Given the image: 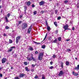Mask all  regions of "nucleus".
I'll use <instances>...</instances> for the list:
<instances>
[{
  "mask_svg": "<svg viewBox=\"0 0 79 79\" xmlns=\"http://www.w3.org/2000/svg\"><path fill=\"white\" fill-rule=\"evenodd\" d=\"M79 6H77V8H79Z\"/></svg>",
  "mask_w": 79,
  "mask_h": 79,
  "instance_id": "61",
  "label": "nucleus"
},
{
  "mask_svg": "<svg viewBox=\"0 0 79 79\" xmlns=\"http://www.w3.org/2000/svg\"><path fill=\"white\" fill-rule=\"evenodd\" d=\"M9 28H10L9 27H8V26H7L6 27V29H9Z\"/></svg>",
  "mask_w": 79,
  "mask_h": 79,
  "instance_id": "43",
  "label": "nucleus"
},
{
  "mask_svg": "<svg viewBox=\"0 0 79 79\" xmlns=\"http://www.w3.org/2000/svg\"><path fill=\"white\" fill-rule=\"evenodd\" d=\"M58 40L59 41H61V37H59L58 38Z\"/></svg>",
  "mask_w": 79,
  "mask_h": 79,
  "instance_id": "28",
  "label": "nucleus"
},
{
  "mask_svg": "<svg viewBox=\"0 0 79 79\" xmlns=\"http://www.w3.org/2000/svg\"><path fill=\"white\" fill-rule=\"evenodd\" d=\"M7 64H10V63L9 62H7Z\"/></svg>",
  "mask_w": 79,
  "mask_h": 79,
  "instance_id": "56",
  "label": "nucleus"
},
{
  "mask_svg": "<svg viewBox=\"0 0 79 79\" xmlns=\"http://www.w3.org/2000/svg\"><path fill=\"white\" fill-rule=\"evenodd\" d=\"M58 13V10H55V14H56Z\"/></svg>",
  "mask_w": 79,
  "mask_h": 79,
  "instance_id": "40",
  "label": "nucleus"
},
{
  "mask_svg": "<svg viewBox=\"0 0 79 79\" xmlns=\"http://www.w3.org/2000/svg\"><path fill=\"white\" fill-rule=\"evenodd\" d=\"M10 49L9 50H8V52H11L12 50H13V48H15V46H13L12 47H10Z\"/></svg>",
  "mask_w": 79,
  "mask_h": 79,
  "instance_id": "12",
  "label": "nucleus"
},
{
  "mask_svg": "<svg viewBox=\"0 0 79 79\" xmlns=\"http://www.w3.org/2000/svg\"><path fill=\"white\" fill-rule=\"evenodd\" d=\"M23 15H20L19 17V18L21 19V18H23Z\"/></svg>",
  "mask_w": 79,
  "mask_h": 79,
  "instance_id": "42",
  "label": "nucleus"
},
{
  "mask_svg": "<svg viewBox=\"0 0 79 79\" xmlns=\"http://www.w3.org/2000/svg\"><path fill=\"white\" fill-rule=\"evenodd\" d=\"M1 9V6H0V9Z\"/></svg>",
  "mask_w": 79,
  "mask_h": 79,
  "instance_id": "64",
  "label": "nucleus"
},
{
  "mask_svg": "<svg viewBox=\"0 0 79 79\" xmlns=\"http://www.w3.org/2000/svg\"><path fill=\"white\" fill-rule=\"evenodd\" d=\"M33 14H34V15H36V14H37V11H35L33 12Z\"/></svg>",
  "mask_w": 79,
  "mask_h": 79,
  "instance_id": "29",
  "label": "nucleus"
},
{
  "mask_svg": "<svg viewBox=\"0 0 79 79\" xmlns=\"http://www.w3.org/2000/svg\"><path fill=\"white\" fill-rule=\"evenodd\" d=\"M54 25H55V26H56V27H57L58 25L57 24V22H54Z\"/></svg>",
  "mask_w": 79,
  "mask_h": 79,
  "instance_id": "19",
  "label": "nucleus"
},
{
  "mask_svg": "<svg viewBox=\"0 0 79 79\" xmlns=\"http://www.w3.org/2000/svg\"><path fill=\"white\" fill-rule=\"evenodd\" d=\"M77 67L78 69H79V65H77Z\"/></svg>",
  "mask_w": 79,
  "mask_h": 79,
  "instance_id": "57",
  "label": "nucleus"
},
{
  "mask_svg": "<svg viewBox=\"0 0 79 79\" xmlns=\"http://www.w3.org/2000/svg\"><path fill=\"white\" fill-rule=\"evenodd\" d=\"M5 19L6 21V23H8V22H9V21L8 20V17L7 16H6L5 17Z\"/></svg>",
  "mask_w": 79,
  "mask_h": 79,
  "instance_id": "15",
  "label": "nucleus"
},
{
  "mask_svg": "<svg viewBox=\"0 0 79 79\" xmlns=\"http://www.w3.org/2000/svg\"><path fill=\"white\" fill-rule=\"evenodd\" d=\"M35 66H36V64L34 65V64H32L31 65V66H32V67H33V68H34L35 67Z\"/></svg>",
  "mask_w": 79,
  "mask_h": 79,
  "instance_id": "38",
  "label": "nucleus"
},
{
  "mask_svg": "<svg viewBox=\"0 0 79 79\" xmlns=\"http://www.w3.org/2000/svg\"><path fill=\"white\" fill-rule=\"evenodd\" d=\"M43 57H44V53L42 52L40 53L38 56V60H39V61H41L42 60V59H43Z\"/></svg>",
  "mask_w": 79,
  "mask_h": 79,
  "instance_id": "2",
  "label": "nucleus"
},
{
  "mask_svg": "<svg viewBox=\"0 0 79 79\" xmlns=\"http://www.w3.org/2000/svg\"><path fill=\"white\" fill-rule=\"evenodd\" d=\"M47 29L48 31H50V27H47Z\"/></svg>",
  "mask_w": 79,
  "mask_h": 79,
  "instance_id": "22",
  "label": "nucleus"
},
{
  "mask_svg": "<svg viewBox=\"0 0 79 79\" xmlns=\"http://www.w3.org/2000/svg\"><path fill=\"white\" fill-rule=\"evenodd\" d=\"M53 58H56V55H53V56H52Z\"/></svg>",
  "mask_w": 79,
  "mask_h": 79,
  "instance_id": "30",
  "label": "nucleus"
},
{
  "mask_svg": "<svg viewBox=\"0 0 79 79\" xmlns=\"http://www.w3.org/2000/svg\"><path fill=\"white\" fill-rule=\"evenodd\" d=\"M22 23V21L20 20L19 22V24H21Z\"/></svg>",
  "mask_w": 79,
  "mask_h": 79,
  "instance_id": "33",
  "label": "nucleus"
},
{
  "mask_svg": "<svg viewBox=\"0 0 79 79\" xmlns=\"http://www.w3.org/2000/svg\"><path fill=\"white\" fill-rule=\"evenodd\" d=\"M27 7L26 6H24V12H25V14H26V10H27Z\"/></svg>",
  "mask_w": 79,
  "mask_h": 79,
  "instance_id": "14",
  "label": "nucleus"
},
{
  "mask_svg": "<svg viewBox=\"0 0 79 79\" xmlns=\"http://www.w3.org/2000/svg\"><path fill=\"white\" fill-rule=\"evenodd\" d=\"M33 56H34L33 54H31V57H27V59L28 61H32V60H33L34 61H36V59L34 58V57H33Z\"/></svg>",
  "mask_w": 79,
  "mask_h": 79,
  "instance_id": "1",
  "label": "nucleus"
},
{
  "mask_svg": "<svg viewBox=\"0 0 79 79\" xmlns=\"http://www.w3.org/2000/svg\"><path fill=\"white\" fill-rule=\"evenodd\" d=\"M72 29L73 30V31H74V29H75V28H74V27H72Z\"/></svg>",
  "mask_w": 79,
  "mask_h": 79,
  "instance_id": "51",
  "label": "nucleus"
},
{
  "mask_svg": "<svg viewBox=\"0 0 79 79\" xmlns=\"http://www.w3.org/2000/svg\"><path fill=\"white\" fill-rule=\"evenodd\" d=\"M42 79H45V77H44V75H42Z\"/></svg>",
  "mask_w": 79,
  "mask_h": 79,
  "instance_id": "35",
  "label": "nucleus"
},
{
  "mask_svg": "<svg viewBox=\"0 0 79 79\" xmlns=\"http://www.w3.org/2000/svg\"><path fill=\"white\" fill-rule=\"evenodd\" d=\"M60 19H61V17H58L57 18V19H58V20H60Z\"/></svg>",
  "mask_w": 79,
  "mask_h": 79,
  "instance_id": "46",
  "label": "nucleus"
},
{
  "mask_svg": "<svg viewBox=\"0 0 79 79\" xmlns=\"http://www.w3.org/2000/svg\"><path fill=\"white\" fill-rule=\"evenodd\" d=\"M1 13H2V10H1Z\"/></svg>",
  "mask_w": 79,
  "mask_h": 79,
  "instance_id": "60",
  "label": "nucleus"
},
{
  "mask_svg": "<svg viewBox=\"0 0 79 79\" xmlns=\"http://www.w3.org/2000/svg\"><path fill=\"white\" fill-rule=\"evenodd\" d=\"M31 6L32 8H34V7H35V5H34V4H32L31 5Z\"/></svg>",
  "mask_w": 79,
  "mask_h": 79,
  "instance_id": "45",
  "label": "nucleus"
},
{
  "mask_svg": "<svg viewBox=\"0 0 79 79\" xmlns=\"http://www.w3.org/2000/svg\"><path fill=\"white\" fill-rule=\"evenodd\" d=\"M21 39V36H19L16 37V44H18L19 42V40Z\"/></svg>",
  "mask_w": 79,
  "mask_h": 79,
  "instance_id": "5",
  "label": "nucleus"
},
{
  "mask_svg": "<svg viewBox=\"0 0 79 79\" xmlns=\"http://www.w3.org/2000/svg\"><path fill=\"white\" fill-rule=\"evenodd\" d=\"M65 64L66 66H69V62L68 61H66Z\"/></svg>",
  "mask_w": 79,
  "mask_h": 79,
  "instance_id": "16",
  "label": "nucleus"
},
{
  "mask_svg": "<svg viewBox=\"0 0 79 79\" xmlns=\"http://www.w3.org/2000/svg\"><path fill=\"white\" fill-rule=\"evenodd\" d=\"M2 76L3 75H2V74L1 73L0 74V77H2Z\"/></svg>",
  "mask_w": 79,
  "mask_h": 79,
  "instance_id": "50",
  "label": "nucleus"
},
{
  "mask_svg": "<svg viewBox=\"0 0 79 79\" xmlns=\"http://www.w3.org/2000/svg\"><path fill=\"white\" fill-rule=\"evenodd\" d=\"M3 68L2 67H0V70H1V69H3Z\"/></svg>",
  "mask_w": 79,
  "mask_h": 79,
  "instance_id": "58",
  "label": "nucleus"
},
{
  "mask_svg": "<svg viewBox=\"0 0 79 79\" xmlns=\"http://www.w3.org/2000/svg\"><path fill=\"white\" fill-rule=\"evenodd\" d=\"M31 71H32V72L33 73V72L34 71V69H31Z\"/></svg>",
  "mask_w": 79,
  "mask_h": 79,
  "instance_id": "48",
  "label": "nucleus"
},
{
  "mask_svg": "<svg viewBox=\"0 0 79 79\" xmlns=\"http://www.w3.org/2000/svg\"><path fill=\"white\" fill-rule=\"evenodd\" d=\"M75 59H76V60H77V58H76Z\"/></svg>",
  "mask_w": 79,
  "mask_h": 79,
  "instance_id": "62",
  "label": "nucleus"
},
{
  "mask_svg": "<svg viewBox=\"0 0 79 79\" xmlns=\"http://www.w3.org/2000/svg\"><path fill=\"white\" fill-rule=\"evenodd\" d=\"M34 43H35V44H36L37 45H39V44H40V43H37L35 41H34Z\"/></svg>",
  "mask_w": 79,
  "mask_h": 79,
  "instance_id": "26",
  "label": "nucleus"
},
{
  "mask_svg": "<svg viewBox=\"0 0 79 79\" xmlns=\"http://www.w3.org/2000/svg\"><path fill=\"white\" fill-rule=\"evenodd\" d=\"M57 42V39H56L55 40H53V43H56Z\"/></svg>",
  "mask_w": 79,
  "mask_h": 79,
  "instance_id": "23",
  "label": "nucleus"
},
{
  "mask_svg": "<svg viewBox=\"0 0 79 79\" xmlns=\"http://www.w3.org/2000/svg\"><path fill=\"white\" fill-rule=\"evenodd\" d=\"M41 48H45V45H43L41 47Z\"/></svg>",
  "mask_w": 79,
  "mask_h": 79,
  "instance_id": "31",
  "label": "nucleus"
},
{
  "mask_svg": "<svg viewBox=\"0 0 79 79\" xmlns=\"http://www.w3.org/2000/svg\"><path fill=\"white\" fill-rule=\"evenodd\" d=\"M45 2H44V1H41L39 2V5L40 6H42V5H43L44 4H45Z\"/></svg>",
  "mask_w": 79,
  "mask_h": 79,
  "instance_id": "7",
  "label": "nucleus"
},
{
  "mask_svg": "<svg viewBox=\"0 0 79 79\" xmlns=\"http://www.w3.org/2000/svg\"><path fill=\"white\" fill-rule=\"evenodd\" d=\"M61 66L62 68H63V62H61Z\"/></svg>",
  "mask_w": 79,
  "mask_h": 79,
  "instance_id": "24",
  "label": "nucleus"
},
{
  "mask_svg": "<svg viewBox=\"0 0 79 79\" xmlns=\"http://www.w3.org/2000/svg\"><path fill=\"white\" fill-rule=\"evenodd\" d=\"M11 15V13H8L7 14V16L8 18H10V16Z\"/></svg>",
  "mask_w": 79,
  "mask_h": 79,
  "instance_id": "21",
  "label": "nucleus"
},
{
  "mask_svg": "<svg viewBox=\"0 0 79 79\" xmlns=\"http://www.w3.org/2000/svg\"><path fill=\"white\" fill-rule=\"evenodd\" d=\"M69 40H70V39H69L68 40H66V41H67V42H69Z\"/></svg>",
  "mask_w": 79,
  "mask_h": 79,
  "instance_id": "53",
  "label": "nucleus"
},
{
  "mask_svg": "<svg viewBox=\"0 0 79 79\" xmlns=\"http://www.w3.org/2000/svg\"><path fill=\"white\" fill-rule=\"evenodd\" d=\"M26 76V74L22 73L20 74L19 76L20 77H25V76Z\"/></svg>",
  "mask_w": 79,
  "mask_h": 79,
  "instance_id": "10",
  "label": "nucleus"
},
{
  "mask_svg": "<svg viewBox=\"0 0 79 79\" xmlns=\"http://www.w3.org/2000/svg\"><path fill=\"white\" fill-rule=\"evenodd\" d=\"M34 78L35 79H37V78H38V76H37V75H36L35 77Z\"/></svg>",
  "mask_w": 79,
  "mask_h": 79,
  "instance_id": "37",
  "label": "nucleus"
},
{
  "mask_svg": "<svg viewBox=\"0 0 79 79\" xmlns=\"http://www.w3.org/2000/svg\"><path fill=\"white\" fill-rule=\"evenodd\" d=\"M23 64L26 65H27V62H23Z\"/></svg>",
  "mask_w": 79,
  "mask_h": 79,
  "instance_id": "27",
  "label": "nucleus"
},
{
  "mask_svg": "<svg viewBox=\"0 0 79 79\" xmlns=\"http://www.w3.org/2000/svg\"><path fill=\"white\" fill-rule=\"evenodd\" d=\"M3 35V36H5V37H6V33H4Z\"/></svg>",
  "mask_w": 79,
  "mask_h": 79,
  "instance_id": "49",
  "label": "nucleus"
},
{
  "mask_svg": "<svg viewBox=\"0 0 79 79\" xmlns=\"http://www.w3.org/2000/svg\"><path fill=\"white\" fill-rule=\"evenodd\" d=\"M6 59L5 58H2V63H5L6 62Z\"/></svg>",
  "mask_w": 79,
  "mask_h": 79,
  "instance_id": "11",
  "label": "nucleus"
},
{
  "mask_svg": "<svg viewBox=\"0 0 79 79\" xmlns=\"http://www.w3.org/2000/svg\"><path fill=\"white\" fill-rule=\"evenodd\" d=\"M28 27L27 24L25 23H23L22 24V29H25L27 27Z\"/></svg>",
  "mask_w": 79,
  "mask_h": 79,
  "instance_id": "3",
  "label": "nucleus"
},
{
  "mask_svg": "<svg viewBox=\"0 0 79 79\" xmlns=\"http://www.w3.org/2000/svg\"><path fill=\"white\" fill-rule=\"evenodd\" d=\"M9 44H13V41H12V40H11L10 39H9Z\"/></svg>",
  "mask_w": 79,
  "mask_h": 79,
  "instance_id": "18",
  "label": "nucleus"
},
{
  "mask_svg": "<svg viewBox=\"0 0 79 79\" xmlns=\"http://www.w3.org/2000/svg\"><path fill=\"white\" fill-rule=\"evenodd\" d=\"M25 69L26 71H29V69H28L27 67H26Z\"/></svg>",
  "mask_w": 79,
  "mask_h": 79,
  "instance_id": "17",
  "label": "nucleus"
},
{
  "mask_svg": "<svg viewBox=\"0 0 79 79\" xmlns=\"http://www.w3.org/2000/svg\"><path fill=\"white\" fill-rule=\"evenodd\" d=\"M37 53H38V52H37V51H36L35 52V54H37Z\"/></svg>",
  "mask_w": 79,
  "mask_h": 79,
  "instance_id": "55",
  "label": "nucleus"
},
{
  "mask_svg": "<svg viewBox=\"0 0 79 79\" xmlns=\"http://www.w3.org/2000/svg\"><path fill=\"white\" fill-rule=\"evenodd\" d=\"M64 3L66 4V3H68V0H65L64 1Z\"/></svg>",
  "mask_w": 79,
  "mask_h": 79,
  "instance_id": "32",
  "label": "nucleus"
},
{
  "mask_svg": "<svg viewBox=\"0 0 79 79\" xmlns=\"http://www.w3.org/2000/svg\"><path fill=\"white\" fill-rule=\"evenodd\" d=\"M74 69H75V70H76L77 69H79L77 68V67H76Z\"/></svg>",
  "mask_w": 79,
  "mask_h": 79,
  "instance_id": "39",
  "label": "nucleus"
},
{
  "mask_svg": "<svg viewBox=\"0 0 79 79\" xmlns=\"http://www.w3.org/2000/svg\"><path fill=\"white\" fill-rule=\"evenodd\" d=\"M47 33H46V35L45 36V37L43 40L44 41V40H45V39H46V38H47Z\"/></svg>",
  "mask_w": 79,
  "mask_h": 79,
  "instance_id": "25",
  "label": "nucleus"
},
{
  "mask_svg": "<svg viewBox=\"0 0 79 79\" xmlns=\"http://www.w3.org/2000/svg\"><path fill=\"white\" fill-rule=\"evenodd\" d=\"M67 51H69L70 52H71V49H67Z\"/></svg>",
  "mask_w": 79,
  "mask_h": 79,
  "instance_id": "52",
  "label": "nucleus"
},
{
  "mask_svg": "<svg viewBox=\"0 0 79 79\" xmlns=\"http://www.w3.org/2000/svg\"><path fill=\"white\" fill-rule=\"evenodd\" d=\"M64 74V73H63V71L62 70L60 71V72L58 74L59 77H61V76H62Z\"/></svg>",
  "mask_w": 79,
  "mask_h": 79,
  "instance_id": "6",
  "label": "nucleus"
},
{
  "mask_svg": "<svg viewBox=\"0 0 79 79\" xmlns=\"http://www.w3.org/2000/svg\"><path fill=\"white\" fill-rule=\"evenodd\" d=\"M55 32V34H58V30H56Z\"/></svg>",
  "mask_w": 79,
  "mask_h": 79,
  "instance_id": "44",
  "label": "nucleus"
},
{
  "mask_svg": "<svg viewBox=\"0 0 79 79\" xmlns=\"http://www.w3.org/2000/svg\"><path fill=\"white\" fill-rule=\"evenodd\" d=\"M50 64L51 65H52V64H53V62L52 61L50 63Z\"/></svg>",
  "mask_w": 79,
  "mask_h": 79,
  "instance_id": "54",
  "label": "nucleus"
},
{
  "mask_svg": "<svg viewBox=\"0 0 79 79\" xmlns=\"http://www.w3.org/2000/svg\"><path fill=\"white\" fill-rule=\"evenodd\" d=\"M53 68V66H52L50 67L49 69H52Z\"/></svg>",
  "mask_w": 79,
  "mask_h": 79,
  "instance_id": "41",
  "label": "nucleus"
},
{
  "mask_svg": "<svg viewBox=\"0 0 79 79\" xmlns=\"http://www.w3.org/2000/svg\"><path fill=\"white\" fill-rule=\"evenodd\" d=\"M72 74L75 76H77L79 75V74L78 73L75 72L74 71L72 72Z\"/></svg>",
  "mask_w": 79,
  "mask_h": 79,
  "instance_id": "9",
  "label": "nucleus"
},
{
  "mask_svg": "<svg viewBox=\"0 0 79 79\" xmlns=\"http://www.w3.org/2000/svg\"><path fill=\"white\" fill-rule=\"evenodd\" d=\"M11 69H13V67H11Z\"/></svg>",
  "mask_w": 79,
  "mask_h": 79,
  "instance_id": "59",
  "label": "nucleus"
},
{
  "mask_svg": "<svg viewBox=\"0 0 79 79\" xmlns=\"http://www.w3.org/2000/svg\"><path fill=\"white\" fill-rule=\"evenodd\" d=\"M41 13H42V14H44V13H45V11L44 10H41Z\"/></svg>",
  "mask_w": 79,
  "mask_h": 79,
  "instance_id": "34",
  "label": "nucleus"
},
{
  "mask_svg": "<svg viewBox=\"0 0 79 79\" xmlns=\"http://www.w3.org/2000/svg\"><path fill=\"white\" fill-rule=\"evenodd\" d=\"M29 49L30 50V51H32L34 50V49L33 48H32V47H30L29 48Z\"/></svg>",
  "mask_w": 79,
  "mask_h": 79,
  "instance_id": "20",
  "label": "nucleus"
},
{
  "mask_svg": "<svg viewBox=\"0 0 79 79\" xmlns=\"http://www.w3.org/2000/svg\"><path fill=\"white\" fill-rule=\"evenodd\" d=\"M31 2L30 1H28L27 2V5L28 6H29L31 5Z\"/></svg>",
  "mask_w": 79,
  "mask_h": 79,
  "instance_id": "13",
  "label": "nucleus"
},
{
  "mask_svg": "<svg viewBox=\"0 0 79 79\" xmlns=\"http://www.w3.org/2000/svg\"><path fill=\"white\" fill-rule=\"evenodd\" d=\"M69 28V26L68 24H67L65 25H64V27H63V28L64 29L65 31H66V30H70V28Z\"/></svg>",
  "mask_w": 79,
  "mask_h": 79,
  "instance_id": "4",
  "label": "nucleus"
},
{
  "mask_svg": "<svg viewBox=\"0 0 79 79\" xmlns=\"http://www.w3.org/2000/svg\"><path fill=\"white\" fill-rule=\"evenodd\" d=\"M46 25L47 26V27H48V23H47V21L46 22Z\"/></svg>",
  "mask_w": 79,
  "mask_h": 79,
  "instance_id": "36",
  "label": "nucleus"
},
{
  "mask_svg": "<svg viewBox=\"0 0 79 79\" xmlns=\"http://www.w3.org/2000/svg\"><path fill=\"white\" fill-rule=\"evenodd\" d=\"M31 30H32V25H31L30 27H29V28L28 29V33H30L31 31Z\"/></svg>",
  "mask_w": 79,
  "mask_h": 79,
  "instance_id": "8",
  "label": "nucleus"
},
{
  "mask_svg": "<svg viewBox=\"0 0 79 79\" xmlns=\"http://www.w3.org/2000/svg\"><path fill=\"white\" fill-rule=\"evenodd\" d=\"M69 9V8H67V9L68 10Z\"/></svg>",
  "mask_w": 79,
  "mask_h": 79,
  "instance_id": "63",
  "label": "nucleus"
},
{
  "mask_svg": "<svg viewBox=\"0 0 79 79\" xmlns=\"http://www.w3.org/2000/svg\"><path fill=\"white\" fill-rule=\"evenodd\" d=\"M15 79H20V78H19L18 77H15Z\"/></svg>",
  "mask_w": 79,
  "mask_h": 79,
  "instance_id": "47",
  "label": "nucleus"
}]
</instances>
